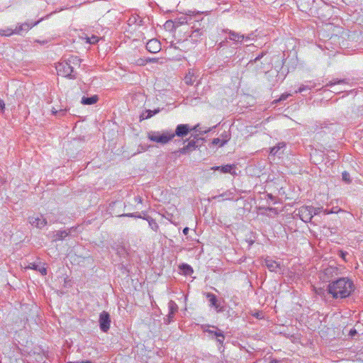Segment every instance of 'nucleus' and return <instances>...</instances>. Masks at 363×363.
I'll use <instances>...</instances> for the list:
<instances>
[{"mask_svg":"<svg viewBox=\"0 0 363 363\" xmlns=\"http://www.w3.org/2000/svg\"><path fill=\"white\" fill-rule=\"evenodd\" d=\"M354 289L353 281L347 277L340 278L331 281L328 286V293L335 299L350 296Z\"/></svg>","mask_w":363,"mask_h":363,"instance_id":"obj_1","label":"nucleus"},{"mask_svg":"<svg viewBox=\"0 0 363 363\" xmlns=\"http://www.w3.org/2000/svg\"><path fill=\"white\" fill-rule=\"evenodd\" d=\"M147 138L151 141L164 145L174 138V134L172 130L152 131L148 133Z\"/></svg>","mask_w":363,"mask_h":363,"instance_id":"obj_2","label":"nucleus"},{"mask_svg":"<svg viewBox=\"0 0 363 363\" xmlns=\"http://www.w3.org/2000/svg\"><path fill=\"white\" fill-rule=\"evenodd\" d=\"M56 69L57 71V74L64 77L72 79L77 78V73L74 72V66L69 64V62L65 60L57 65Z\"/></svg>","mask_w":363,"mask_h":363,"instance_id":"obj_3","label":"nucleus"},{"mask_svg":"<svg viewBox=\"0 0 363 363\" xmlns=\"http://www.w3.org/2000/svg\"><path fill=\"white\" fill-rule=\"evenodd\" d=\"M38 21L35 22L33 24L28 23H24L17 26L14 30L12 28L0 29V35L2 36H10L13 34L21 35L22 32H27L31 28L37 25Z\"/></svg>","mask_w":363,"mask_h":363,"instance_id":"obj_4","label":"nucleus"},{"mask_svg":"<svg viewBox=\"0 0 363 363\" xmlns=\"http://www.w3.org/2000/svg\"><path fill=\"white\" fill-rule=\"evenodd\" d=\"M298 213H296L298 216L301 220L305 223L310 222L314 215L318 213V210L315 209L313 206H301L297 209Z\"/></svg>","mask_w":363,"mask_h":363,"instance_id":"obj_5","label":"nucleus"},{"mask_svg":"<svg viewBox=\"0 0 363 363\" xmlns=\"http://www.w3.org/2000/svg\"><path fill=\"white\" fill-rule=\"evenodd\" d=\"M201 140H203V139L198 138V135H196L194 139L190 140L188 142L186 145L184 146L182 148H180L177 152L182 155L188 154L201 146V143L200 142Z\"/></svg>","mask_w":363,"mask_h":363,"instance_id":"obj_6","label":"nucleus"},{"mask_svg":"<svg viewBox=\"0 0 363 363\" xmlns=\"http://www.w3.org/2000/svg\"><path fill=\"white\" fill-rule=\"evenodd\" d=\"M223 31L225 33H228V39L233 41L234 44H236V45L238 43H241L243 41V40H245V39H246V40L250 39L249 36H246L243 34L237 33L232 30L225 29V30H223Z\"/></svg>","mask_w":363,"mask_h":363,"instance_id":"obj_7","label":"nucleus"},{"mask_svg":"<svg viewBox=\"0 0 363 363\" xmlns=\"http://www.w3.org/2000/svg\"><path fill=\"white\" fill-rule=\"evenodd\" d=\"M199 26L196 27V25L193 26L191 33L189 35V38L191 41L197 43L201 39V37L204 35L206 30L203 26H201V23H199Z\"/></svg>","mask_w":363,"mask_h":363,"instance_id":"obj_8","label":"nucleus"},{"mask_svg":"<svg viewBox=\"0 0 363 363\" xmlns=\"http://www.w3.org/2000/svg\"><path fill=\"white\" fill-rule=\"evenodd\" d=\"M111 318L108 313L103 311L99 315V326L103 332H107L110 328Z\"/></svg>","mask_w":363,"mask_h":363,"instance_id":"obj_9","label":"nucleus"},{"mask_svg":"<svg viewBox=\"0 0 363 363\" xmlns=\"http://www.w3.org/2000/svg\"><path fill=\"white\" fill-rule=\"evenodd\" d=\"M205 295L206 297L208 299L211 307L214 308L218 313L224 311L223 307L220 305L215 294L208 292L206 293Z\"/></svg>","mask_w":363,"mask_h":363,"instance_id":"obj_10","label":"nucleus"},{"mask_svg":"<svg viewBox=\"0 0 363 363\" xmlns=\"http://www.w3.org/2000/svg\"><path fill=\"white\" fill-rule=\"evenodd\" d=\"M191 131V126L189 124H179L176 127L175 131L173 132L174 136L184 138Z\"/></svg>","mask_w":363,"mask_h":363,"instance_id":"obj_11","label":"nucleus"},{"mask_svg":"<svg viewBox=\"0 0 363 363\" xmlns=\"http://www.w3.org/2000/svg\"><path fill=\"white\" fill-rule=\"evenodd\" d=\"M146 49L151 53H157L161 50V44L159 40L153 38L146 43Z\"/></svg>","mask_w":363,"mask_h":363,"instance_id":"obj_12","label":"nucleus"},{"mask_svg":"<svg viewBox=\"0 0 363 363\" xmlns=\"http://www.w3.org/2000/svg\"><path fill=\"white\" fill-rule=\"evenodd\" d=\"M264 265L267 267V269L270 272H277L278 271L281 270V267L280 263L274 261L269 257L264 259Z\"/></svg>","mask_w":363,"mask_h":363,"instance_id":"obj_13","label":"nucleus"},{"mask_svg":"<svg viewBox=\"0 0 363 363\" xmlns=\"http://www.w3.org/2000/svg\"><path fill=\"white\" fill-rule=\"evenodd\" d=\"M29 222L32 225L38 228H42L47 224L46 219L43 218L42 216L30 217Z\"/></svg>","mask_w":363,"mask_h":363,"instance_id":"obj_14","label":"nucleus"},{"mask_svg":"<svg viewBox=\"0 0 363 363\" xmlns=\"http://www.w3.org/2000/svg\"><path fill=\"white\" fill-rule=\"evenodd\" d=\"M332 124L328 122H317L314 125L312 126L311 130L313 132L321 133L322 131L325 132V130L330 129V126Z\"/></svg>","mask_w":363,"mask_h":363,"instance_id":"obj_15","label":"nucleus"},{"mask_svg":"<svg viewBox=\"0 0 363 363\" xmlns=\"http://www.w3.org/2000/svg\"><path fill=\"white\" fill-rule=\"evenodd\" d=\"M71 230L72 229H69V230H57V231L52 232V241L57 242L59 240H62L65 238H66L67 236H68L69 235V233H71Z\"/></svg>","mask_w":363,"mask_h":363,"instance_id":"obj_16","label":"nucleus"},{"mask_svg":"<svg viewBox=\"0 0 363 363\" xmlns=\"http://www.w3.org/2000/svg\"><path fill=\"white\" fill-rule=\"evenodd\" d=\"M212 199H218V201H223L225 200H232L233 199V193L231 191L228 190L223 192L221 194L213 196Z\"/></svg>","mask_w":363,"mask_h":363,"instance_id":"obj_17","label":"nucleus"},{"mask_svg":"<svg viewBox=\"0 0 363 363\" xmlns=\"http://www.w3.org/2000/svg\"><path fill=\"white\" fill-rule=\"evenodd\" d=\"M211 169L213 170H220L223 173L233 174V171L235 169V166L234 164H226L221 167H213Z\"/></svg>","mask_w":363,"mask_h":363,"instance_id":"obj_18","label":"nucleus"},{"mask_svg":"<svg viewBox=\"0 0 363 363\" xmlns=\"http://www.w3.org/2000/svg\"><path fill=\"white\" fill-rule=\"evenodd\" d=\"M99 100V97L97 95H93L90 97L83 96L82 98V104L84 105H92L96 104Z\"/></svg>","mask_w":363,"mask_h":363,"instance_id":"obj_19","label":"nucleus"},{"mask_svg":"<svg viewBox=\"0 0 363 363\" xmlns=\"http://www.w3.org/2000/svg\"><path fill=\"white\" fill-rule=\"evenodd\" d=\"M138 218H143L144 220H146L148 222L149 226L155 232H157L159 229V225L155 221V219H153L150 216H146V217H141V216H138Z\"/></svg>","mask_w":363,"mask_h":363,"instance_id":"obj_20","label":"nucleus"},{"mask_svg":"<svg viewBox=\"0 0 363 363\" xmlns=\"http://www.w3.org/2000/svg\"><path fill=\"white\" fill-rule=\"evenodd\" d=\"M212 328L216 329L215 336L216 337V341L219 345H220V346H222L225 340L223 332L216 326H212Z\"/></svg>","mask_w":363,"mask_h":363,"instance_id":"obj_21","label":"nucleus"},{"mask_svg":"<svg viewBox=\"0 0 363 363\" xmlns=\"http://www.w3.org/2000/svg\"><path fill=\"white\" fill-rule=\"evenodd\" d=\"M28 268L38 271L43 276L47 274V269L44 267H40L39 264L35 263H30Z\"/></svg>","mask_w":363,"mask_h":363,"instance_id":"obj_22","label":"nucleus"},{"mask_svg":"<svg viewBox=\"0 0 363 363\" xmlns=\"http://www.w3.org/2000/svg\"><path fill=\"white\" fill-rule=\"evenodd\" d=\"M196 77L193 70H189L184 77V82L188 85H192L195 82Z\"/></svg>","mask_w":363,"mask_h":363,"instance_id":"obj_23","label":"nucleus"},{"mask_svg":"<svg viewBox=\"0 0 363 363\" xmlns=\"http://www.w3.org/2000/svg\"><path fill=\"white\" fill-rule=\"evenodd\" d=\"M69 62V64H71L72 66H80L81 63V59L79 58L77 56L70 55L67 59L65 60Z\"/></svg>","mask_w":363,"mask_h":363,"instance_id":"obj_24","label":"nucleus"},{"mask_svg":"<svg viewBox=\"0 0 363 363\" xmlns=\"http://www.w3.org/2000/svg\"><path fill=\"white\" fill-rule=\"evenodd\" d=\"M160 112V109H155L154 111L146 110L145 113H143L140 116V120L147 119Z\"/></svg>","mask_w":363,"mask_h":363,"instance_id":"obj_25","label":"nucleus"},{"mask_svg":"<svg viewBox=\"0 0 363 363\" xmlns=\"http://www.w3.org/2000/svg\"><path fill=\"white\" fill-rule=\"evenodd\" d=\"M168 308L169 313L172 314H175L178 310V306L174 301H170L168 303Z\"/></svg>","mask_w":363,"mask_h":363,"instance_id":"obj_26","label":"nucleus"},{"mask_svg":"<svg viewBox=\"0 0 363 363\" xmlns=\"http://www.w3.org/2000/svg\"><path fill=\"white\" fill-rule=\"evenodd\" d=\"M337 272V268L333 267H329L324 269V274H325V275H326L328 277H330V276L332 277L333 275V274H336Z\"/></svg>","mask_w":363,"mask_h":363,"instance_id":"obj_27","label":"nucleus"},{"mask_svg":"<svg viewBox=\"0 0 363 363\" xmlns=\"http://www.w3.org/2000/svg\"><path fill=\"white\" fill-rule=\"evenodd\" d=\"M228 139L220 140L218 138H213L212 140V145L222 147L228 142Z\"/></svg>","mask_w":363,"mask_h":363,"instance_id":"obj_28","label":"nucleus"},{"mask_svg":"<svg viewBox=\"0 0 363 363\" xmlns=\"http://www.w3.org/2000/svg\"><path fill=\"white\" fill-rule=\"evenodd\" d=\"M191 131L199 132L200 135H203L204 133H207L209 131H211V128H208V130H201L200 128V125L197 124L193 127H191Z\"/></svg>","mask_w":363,"mask_h":363,"instance_id":"obj_29","label":"nucleus"},{"mask_svg":"<svg viewBox=\"0 0 363 363\" xmlns=\"http://www.w3.org/2000/svg\"><path fill=\"white\" fill-rule=\"evenodd\" d=\"M284 145L283 143H279L278 145L274 146L270 149V155H276L279 154V151L281 147H283Z\"/></svg>","mask_w":363,"mask_h":363,"instance_id":"obj_30","label":"nucleus"},{"mask_svg":"<svg viewBox=\"0 0 363 363\" xmlns=\"http://www.w3.org/2000/svg\"><path fill=\"white\" fill-rule=\"evenodd\" d=\"M228 39L226 38L225 40H222L220 43L218 44L217 50L220 51V52H223L224 48L228 45Z\"/></svg>","mask_w":363,"mask_h":363,"instance_id":"obj_31","label":"nucleus"},{"mask_svg":"<svg viewBox=\"0 0 363 363\" xmlns=\"http://www.w3.org/2000/svg\"><path fill=\"white\" fill-rule=\"evenodd\" d=\"M346 82H345V79H334V80H331L327 84L326 86H332L333 85H335V84H345Z\"/></svg>","mask_w":363,"mask_h":363,"instance_id":"obj_32","label":"nucleus"},{"mask_svg":"<svg viewBox=\"0 0 363 363\" xmlns=\"http://www.w3.org/2000/svg\"><path fill=\"white\" fill-rule=\"evenodd\" d=\"M312 87H313V86H308V85H303L302 84L299 89H298V91H296V93H301L304 91H306V90H311L312 89Z\"/></svg>","mask_w":363,"mask_h":363,"instance_id":"obj_33","label":"nucleus"},{"mask_svg":"<svg viewBox=\"0 0 363 363\" xmlns=\"http://www.w3.org/2000/svg\"><path fill=\"white\" fill-rule=\"evenodd\" d=\"M342 180L345 182L347 184H349L351 182L350 179V175L347 172H343L342 174Z\"/></svg>","mask_w":363,"mask_h":363,"instance_id":"obj_34","label":"nucleus"},{"mask_svg":"<svg viewBox=\"0 0 363 363\" xmlns=\"http://www.w3.org/2000/svg\"><path fill=\"white\" fill-rule=\"evenodd\" d=\"M99 41V38L96 35H92L91 37L86 38V43L90 44H95Z\"/></svg>","mask_w":363,"mask_h":363,"instance_id":"obj_35","label":"nucleus"},{"mask_svg":"<svg viewBox=\"0 0 363 363\" xmlns=\"http://www.w3.org/2000/svg\"><path fill=\"white\" fill-rule=\"evenodd\" d=\"M175 314H172L171 313H168V315L166 318H164V322L165 324H169L174 319Z\"/></svg>","mask_w":363,"mask_h":363,"instance_id":"obj_36","label":"nucleus"},{"mask_svg":"<svg viewBox=\"0 0 363 363\" xmlns=\"http://www.w3.org/2000/svg\"><path fill=\"white\" fill-rule=\"evenodd\" d=\"M117 254L120 256H125L126 255L125 249L123 246H120L116 249Z\"/></svg>","mask_w":363,"mask_h":363,"instance_id":"obj_37","label":"nucleus"},{"mask_svg":"<svg viewBox=\"0 0 363 363\" xmlns=\"http://www.w3.org/2000/svg\"><path fill=\"white\" fill-rule=\"evenodd\" d=\"M183 268L186 269V270L184 272L186 274H189L190 273H191L193 272L192 268L188 264H184Z\"/></svg>","mask_w":363,"mask_h":363,"instance_id":"obj_38","label":"nucleus"},{"mask_svg":"<svg viewBox=\"0 0 363 363\" xmlns=\"http://www.w3.org/2000/svg\"><path fill=\"white\" fill-rule=\"evenodd\" d=\"M291 94H283L280 97L279 99L277 100V101H285L286 100L289 96H290Z\"/></svg>","mask_w":363,"mask_h":363,"instance_id":"obj_39","label":"nucleus"},{"mask_svg":"<svg viewBox=\"0 0 363 363\" xmlns=\"http://www.w3.org/2000/svg\"><path fill=\"white\" fill-rule=\"evenodd\" d=\"M138 216H141V215L140 213H125V214L121 215V216L138 218Z\"/></svg>","mask_w":363,"mask_h":363,"instance_id":"obj_40","label":"nucleus"},{"mask_svg":"<svg viewBox=\"0 0 363 363\" xmlns=\"http://www.w3.org/2000/svg\"><path fill=\"white\" fill-rule=\"evenodd\" d=\"M4 109H5V103L1 99H0V111L4 112Z\"/></svg>","mask_w":363,"mask_h":363,"instance_id":"obj_41","label":"nucleus"},{"mask_svg":"<svg viewBox=\"0 0 363 363\" xmlns=\"http://www.w3.org/2000/svg\"><path fill=\"white\" fill-rule=\"evenodd\" d=\"M348 255V253L347 252H344V251H340V256L345 260L346 261V256Z\"/></svg>","mask_w":363,"mask_h":363,"instance_id":"obj_42","label":"nucleus"},{"mask_svg":"<svg viewBox=\"0 0 363 363\" xmlns=\"http://www.w3.org/2000/svg\"><path fill=\"white\" fill-rule=\"evenodd\" d=\"M264 56V53L262 52L261 54H259L258 56H257L255 60H254V62H256L257 61H259L260 59H262Z\"/></svg>","mask_w":363,"mask_h":363,"instance_id":"obj_43","label":"nucleus"},{"mask_svg":"<svg viewBox=\"0 0 363 363\" xmlns=\"http://www.w3.org/2000/svg\"><path fill=\"white\" fill-rule=\"evenodd\" d=\"M357 330L355 329H351L350 333H349V335L351 336V337H354L355 335H357Z\"/></svg>","mask_w":363,"mask_h":363,"instance_id":"obj_44","label":"nucleus"},{"mask_svg":"<svg viewBox=\"0 0 363 363\" xmlns=\"http://www.w3.org/2000/svg\"><path fill=\"white\" fill-rule=\"evenodd\" d=\"M215 331H216V329L215 330L204 329V332L208 333L211 335H215Z\"/></svg>","mask_w":363,"mask_h":363,"instance_id":"obj_45","label":"nucleus"},{"mask_svg":"<svg viewBox=\"0 0 363 363\" xmlns=\"http://www.w3.org/2000/svg\"><path fill=\"white\" fill-rule=\"evenodd\" d=\"M267 196L271 201H274L275 200V197L272 194H267Z\"/></svg>","mask_w":363,"mask_h":363,"instance_id":"obj_46","label":"nucleus"},{"mask_svg":"<svg viewBox=\"0 0 363 363\" xmlns=\"http://www.w3.org/2000/svg\"><path fill=\"white\" fill-rule=\"evenodd\" d=\"M142 198L140 196H135V201L137 202V203H142Z\"/></svg>","mask_w":363,"mask_h":363,"instance_id":"obj_47","label":"nucleus"},{"mask_svg":"<svg viewBox=\"0 0 363 363\" xmlns=\"http://www.w3.org/2000/svg\"><path fill=\"white\" fill-rule=\"evenodd\" d=\"M189 231V228L188 227H186L183 229V233L186 235Z\"/></svg>","mask_w":363,"mask_h":363,"instance_id":"obj_48","label":"nucleus"},{"mask_svg":"<svg viewBox=\"0 0 363 363\" xmlns=\"http://www.w3.org/2000/svg\"><path fill=\"white\" fill-rule=\"evenodd\" d=\"M267 210H268V211H273V212H274L275 213H277V210H276L275 208H274L269 207V208H267Z\"/></svg>","mask_w":363,"mask_h":363,"instance_id":"obj_49","label":"nucleus"},{"mask_svg":"<svg viewBox=\"0 0 363 363\" xmlns=\"http://www.w3.org/2000/svg\"><path fill=\"white\" fill-rule=\"evenodd\" d=\"M269 363H279V361L276 359H271Z\"/></svg>","mask_w":363,"mask_h":363,"instance_id":"obj_50","label":"nucleus"},{"mask_svg":"<svg viewBox=\"0 0 363 363\" xmlns=\"http://www.w3.org/2000/svg\"><path fill=\"white\" fill-rule=\"evenodd\" d=\"M82 363H93V362L91 361L86 360V361L82 362Z\"/></svg>","mask_w":363,"mask_h":363,"instance_id":"obj_51","label":"nucleus"},{"mask_svg":"<svg viewBox=\"0 0 363 363\" xmlns=\"http://www.w3.org/2000/svg\"><path fill=\"white\" fill-rule=\"evenodd\" d=\"M146 216H148L146 215L145 213H143V216H141V217H146Z\"/></svg>","mask_w":363,"mask_h":363,"instance_id":"obj_52","label":"nucleus"},{"mask_svg":"<svg viewBox=\"0 0 363 363\" xmlns=\"http://www.w3.org/2000/svg\"><path fill=\"white\" fill-rule=\"evenodd\" d=\"M52 113H55V114H56V113H57V111H54V110H52Z\"/></svg>","mask_w":363,"mask_h":363,"instance_id":"obj_53","label":"nucleus"},{"mask_svg":"<svg viewBox=\"0 0 363 363\" xmlns=\"http://www.w3.org/2000/svg\"><path fill=\"white\" fill-rule=\"evenodd\" d=\"M60 112L63 113L64 111L63 110H60Z\"/></svg>","mask_w":363,"mask_h":363,"instance_id":"obj_54","label":"nucleus"},{"mask_svg":"<svg viewBox=\"0 0 363 363\" xmlns=\"http://www.w3.org/2000/svg\"><path fill=\"white\" fill-rule=\"evenodd\" d=\"M67 363H77V362H69Z\"/></svg>","mask_w":363,"mask_h":363,"instance_id":"obj_55","label":"nucleus"}]
</instances>
